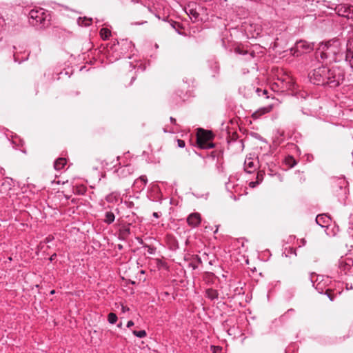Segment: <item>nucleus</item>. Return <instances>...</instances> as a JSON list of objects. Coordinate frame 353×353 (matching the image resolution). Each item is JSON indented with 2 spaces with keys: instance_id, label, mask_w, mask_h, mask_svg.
I'll return each mask as SVG.
<instances>
[{
  "instance_id": "obj_1",
  "label": "nucleus",
  "mask_w": 353,
  "mask_h": 353,
  "mask_svg": "<svg viewBox=\"0 0 353 353\" xmlns=\"http://www.w3.org/2000/svg\"><path fill=\"white\" fill-rule=\"evenodd\" d=\"M133 47L134 44L128 39L120 41L115 39L107 43L103 48L102 52L109 63H114L123 57L130 59V56L127 54Z\"/></svg>"
},
{
  "instance_id": "obj_2",
  "label": "nucleus",
  "mask_w": 353,
  "mask_h": 353,
  "mask_svg": "<svg viewBox=\"0 0 353 353\" xmlns=\"http://www.w3.org/2000/svg\"><path fill=\"white\" fill-rule=\"evenodd\" d=\"M316 59L319 61V58L323 62L331 63L339 62L345 59V52H341L339 49V42L334 41L332 43L322 44L316 52Z\"/></svg>"
},
{
  "instance_id": "obj_3",
  "label": "nucleus",
  "mask_w": 353,
  "mask_h": 353,
  "mask_svg": "<svg viewBox=\"0 0 353 353\" xmlns=\"http://www.w3.org/2000/svg\"><path fill=\"white\" fill-rule=\"evenodd\" d=\"M332 73L331 70L325 65L314 69L309 73L308 77L310 81L316 85H328V88H333L339 85V81L336 80L334 77H331Z\"/></svg>"
},
{
  "instance_id": "obj_4",
  "label": "nucleus",
  "mask_w": 353,
  "mask_h": 353,
  "mask_svg": "<svg viewBox=\"0 0 353 353\" xmlns=\"http://www.w3.org/2000/svg\"><path fill=\"white\" fill-rule=\"evenodd\" d=\"M50 19L49 11L42 8H34L28 13L29 23L33 26L48 27L50 25Z\"/></svg>"
},
{
  "instance_id": "obj_5",
  "label": "nucleus",
  "mask_w": 353,
  "mask_h": 353,
  "mask_svg": "<svg viewBox=\"0 0 353 353\" xmlns=\"http://www.w3.org/2000/svg\"><path fill=\"white\" fill-rule=\"evenodd\" d=\"M347 183L343 178L335 179L332 182V192L341 202L344 201L347 198Z\"/></svg>"
},
{
  "instance_id": "obj_6",
  "label": "nucleus",
  "mask_w": 353,
  "mask_h": 353,
  "mask_svg": "<svg viewBox=\"0 0 353 353\" xmlns=\"http://www.w3.org/2000/svg\"><path fill=\"white\" fill-rule=\"evenodd\" d=\"M214 134L211 131L201 129L197 134L196 143L202 149H210L214 147L211 142Z\"/></svg>"
},
{
  "instance_id": "obj_7",
  "label": "nucleus",
  "mask_w": 353,
  "mask_h": 353,
  "mask_svg": "<svg viewBox=\"0 0 353 353\" xmlns=\"http://www.w3.org/2000/svg\"><path fill=\"white\" fill-rule=\"evenodd\" d=\"M313 50V45L305 41H296L294 48L291 49L294 56L299 57L302 54L307 53Z\"/></svg>"
},
{
  "instance_id": "obj_8",
  "label": "nucleus",
  "mask_w": 353,
  "mask_h": 353,
  "mask_svg": "<svg viewBox=\"0 0 353 353\" xmlns=\"http://www.w3.org/2000/svg\"><path fill=\"white\" fill-rule=\"evenodd\" d=\"M201 222V216L199 212H192L187 217L188 225L192 228L198 227Z\"/></svg>"
},
{
  "instance_id": "obj_9",
  "label": "nucleus",
  "mask_w": 353,
  "mask_h": 353,
  "mask_svg": "<svg viewBox=\"0 0 353 353\" xmlns=\"http://www.w3.org/2000/svg\"><path fill=\"white\" fill-rule=\"evenodd\" d=\"M345 61L353 70V41H350L347 44V48L345 54Z\"/></svg>"
},
{
  "instance_id": "obj_10",
  "label": "nucleus",
  "mask_w": 353,
  "mask_h": 353,
  "mask_svg": "<svg viewBox=\"0 0 353 353\" xmlns=\"http://www.w3.org/2000/svg\"><path fill=\"white\" fill-rule=\"evenodd\" d=\"M275 105H276V103H272L265 107L259 108V110H257L256 112H254L252 114V117L254 119H259L262 115L270 112L272 110L273 106Z\"/></svg>"
},
{
  "instance_id": "obj_11",
  "label": "nucleus",
  "mask_w": 353,
  "mask_h": 353,
  "mask_svg": "<svg viewBox=\"0 0 353 353\" xmlns=\"http://www.w3.org/2000/svg\"><path fill=\"white\" fill-rule=\"evenodd\" d=\"M256 169V164L252 158H246L244 162V170L248 173H252Z\"/></svg>"
},
{
  "instance_id": "obj_12",
  "label": "nucleus",
  "mask_w": 353,
  "mask_h": 353,
  "mask_svg": "<svg viewBox=\"0 0 353 353\" xmlns=\"http://www.w3.org/2000/svg\"><path fill=\"white\" fill-rule=\"evenodd\" d=\"M316 222L318 225L321 226L322 228L327 226L331 222V219L329 216L323 214H319L316 217Z\"/></svg>"
},
{
  "instance_id": "obj_13",
  "label": "nucleus",
  "mask_w": 353,
  "mask_h": 353,
  "mask_svg": "<svg viewBox=\"0 0 353 353\" xmlns=\"http://www.w3.org/2000/svg\"><path fill=\"white\" fill-rule=\"evenodd\" d=\"M350 8V6L340 4L335 8V10L338 15L347 18Z\"/></svg>"
},
{
  "instance_id": "obj_14",
  "label": "nucleus",
  "mask_w": 353,
  "mask_h": 353,
  "mask_svg": "<svg viewBox=\"0 0 353 353\" xmlns=\"http://www.w3.org/2000/svg\"><path fill=\"white\" fill-rule=\"evenodd\" d=\"M208 65L212 72V77H215L216 74H219L220 68L219 65L214 59H209L208 61Z\"/></svg>"
},
{
  "instance_id": "obj_15",
  "label": "nucleus",
  "mask_w": 353,
  "mask_h": 353,
  "mask_svg": "<svg viewBox=\"0 0 353 353\" xmlns=\"http://www.w3.org/2000/svg\"><path fill=\"white\" fill-rule=\"evenodd\" d=\"M195 6L194 4H188L187 7L185 8V11L186 14L190 17L191 19L197 20L199 14V12L193 8V6Z\"/></svg>"
},
{
  "instance_id": "obj_16",
  "label": "nucleus",
  "mask_w": 353,
  "mask_h": 353,
  "mask_svg": "<svg viewBox=\"0 0 353 353\" xmlns=\"http://www.w3.org/2000/svg\"><path fill=\"white\" fill-rule=\"evenodd\" d=\"M148 183V179L145 175L141 176L139 179H136L134 183V186L140 190L145 188V185Z\"/></svg>"
},
{
  "instance_id": "obj_17",
  "label": "nucleus",
  "mask_w": 353,
  "mask_h": 353,
  "mask_svg": "<svg viewBox=\"0 0 353 353\" xmlns=\"http://www.w3.org/2000/svg\"><path fill=\"white\" fill-rule=\"evenodd\" d=\"M205 296L211 301H214L218 299L219 293L217 290L214 289L208 288L205 290Z\"/></svg>"
},
{
  "instance_id": "obj_18",
  "label": "nucleus",
  "mask_w": 353,
  "mask_h": 353,
  "mask_svg": "<svg viewBox=\"0 0 353 353\" xmlns=\"http://www.w3.org/2000/svg\"><path fill=\"white\" fill-rule=\"evenodd\" d=\"M92 21V18L88 17H79L77 19V23L81 27H88L91 25Z\"/></svg>"
},
{
  "instance_id": "obj_19",
  "label": "nucleus",
  "mask_w": 353,
  "mask_h": 353,
  "mask_svg": "<svg viewBox=\"0 0 353 353\" xmlns=\"http://www.w3.org/2000/svg\"><path fill=\"white\" fill-rule=\"evenodd\" d=\"M256 92L258 96H259V97L263 96L267 99H268V98L271 97V96H272V94H270V95L268 90H256ZM272 99H273L274 101V103H276V105L278 103V100L275 99L274 97H272Z\"/></svg>"
},
{
  "instance_id": "obj_20",
  "label": "nucleus",
  "mask_w": 353,
  "mask_h": 353,
  "mask_svg": "<svg viewBox=\"0 0 353 353\" xmlns=\"http://www.w3.org/2000/svg\"><path fill=\"white\" fill-rule=\"evenodd\" d=\"M66 159L65 158H59L57 159L54 163V169L57 170H60L64 168L66 164Z\"/></svg>"
},
{
  "instance_id": "obj_21",
  "label": "nucleus",
  "mask_w": 353,
  "mask_h": 353,
  "mask_svg": "<svg viewBox=\"0 0 353 353\" xmlns=\"http://www.w3.org/2000/svg\"><path fill=\"white\" fill-rule=\"evenodd\" d=\"M115 219V216L112 212H106L105 213V218L103 221L107 224H111L114 222Z\"/></svg>"
},
{
  "instance_id": "obj_22",
  "label": "nucleus",
  "mask_w": 353,
  "mask_h": 353,
  "mask_svg": "<svg viewBox=\"0 0 353 353\" xmlns=\"http://www.w3.org/2000/svg\"><path fill=\"white\" fill-rule=\"evenodd\" d=\"M100 36L102 39L107 40L111 36V31L106 28H103L100 30Z\"/></svg>"
},
{
  "instance_id": "obj_23",
  "label": "nucleus",
  "mask_w": 353,
  "mask_h": 353,
  "mask_svg": "<svg viewBox=\"0 0 353 353\" xmlns=\"http://www.w3.org/2000/svg\"><path fill=\"white\" fill-rule=\"evenodd\" d=\"M130 234V229L129 225L123 226L119 230V234L124 239L128 236Z\"/></svg>"
},
{
  "instance_id": "obj_24",
  "label": "nucleus",
  "mask_w": 353,
  "mask_h": 353,
  "mask_svg": "<svg viewBox=\"0 0 353 353\" xmlns=\"http://www.w3.org/2000/svg\"><path fill=\"white\" fill-rule=\"evenodd\" d=\"M298 99H305L308 96L307 92L305 90H299L294 94Z\"/></svg>"
},
{
  "instance_id": "obj_25",
  "label": "nucleus",
  "mask_w": 353,
  "mask_h": 353,
  "mask_svg": "<svg viewBox=\"0 0 353 353\" xmlns=\"http://www.w3.org/2000/svg\"><path fill=\"white\" fill-rule=\"evenodd\" d=\"M118 194L112 192L105 196V200L108 203H114L117 201Z\"/></svg>"
},
{
  "instance_id": "obj_26",
  "label": "nucleus",
  "mask_w": 353,
  "mask_h": 353,
  "mask_svg": "<svg viewBox=\"0 0 353 353\" xmlns=\"http://www.w3.org/2000/svg\"><path fill=\"white\" fill-rule=\"evenodd\" d=\"M183 81L187 84V86L188 87H195L196 85H195V81L194 79L192 78H188V77H185L183 79Z\"/></svg>"
},
{
  "instance_id": "obj_27",
  "label": "nucleus",
  "mask_w": 353,
  "mask_h": 353,
  "mask_svg": "<svg viewBox=\"0 0 353 353\" xmlns=\"http://www.w3.org/2000/svg\"><path fill=\"white\" fill-rule=\"evenodd\" d=\"M117 319V316L114 313L111 312L108 315V321L110 324L115 323Z\"/></svg>"
},
{
  "instance_id": "obj_28",
  "label": "nucleus",
  "mask_w": 353,
  "mask_h": 353,
  "mask_svg": "<svg viewBox=\"0 0 353 353\" xmlns=\"http://www.w3.org/2000/svg\"><path fill=\"white\" fill-rule=\"evenodd\" d=\"M132 333L134 336L139 338H143L146 336V332L145 330H133Z\"/></svg>"
},
{
  "instance_id": "obj_29",
  "label": "nucleus",
  "mask_w": 353,
  "mask_h": 353,
  "mask_svg": "<svg viewBox=\"0 0 353 353\" xmlns=\"http://www.w3.org/2000/svg\"><path fill=\"white\" fill-rule=\"evenodd\" d=\"M264 172L263 171H259L256 175V181H259V183L263 180Z\"/></svg>"
},
{
  "instance_id": "obj_30",
  "label": "nucleus",
  "mask_w": 353,
  "mask_h": 353,
  "mask_svg": "<svg viewBox=\"0 0 353 353\" xmlns=\"http://www.w3.org/2000/svg\"><path fill=\"white\" fill-rule=\"evenodd\" d=\"M286 163L290 165V166L292 168L296 164V161L292 157H289L286 159Z\"/></svg>"
},
{
  "instance_id": "obj_31",
  "label": "nucleus",
  "mask_w": 353,
  "mask_h": 353,
  "mask_svg": "<svg viewBox=\"0 0 353 353\" xmlns=\"http://www.w3.org/2000/svg\"><path fill=\"white\" fill-rule=\"evenodd\" d=\"M325 294H327V296H328V298L330 299V301H334V296L332 294L331 290L330 289L326 290Z\"/></svg>"
},
{
  "instance_id": "obj_32",
  "label": "nucleus",
  "mask_w": 353,
  "mask_h": 353,
  "mask_svg": "<svg viewBox=\"0 0 353 353\" xmlns=\"http://www.w3.org/2000/svg\"><path fill=\"white\" fill-rule=\"evenodd\" d=\"M177 144H178V146L181 148H183L185 146V141L181 139H177Z\"/></svg>"
},
{
  "instance_id": "obj_33",
  "label": "nucleus",
  "mask_w": 353,
  "mask_h": 353,
  "mask_svg": "<svg viewBox=\"0 0 353 353\" xmlns=\"http://www.w3.org/2000/svg\"><path fill=\"white\" fill-rule=\"evenodd\" d=\"M347 19H353V6H350V11H349V14H348Z\"/></svg>"
},
{
  "instance_id": "obj_34",
  "label": "nucleus",
  "mask_w": 353,
  "mask_h": 353,
  "mask_svg": "<svg viewBox=\"0 0 353 353\" xmlns=\"http://www.w3.org/2000/svg\"><path fill=\"white\" fill-rule=\"evenodd\" d=\"M259 184V181H251L249 185L251 188H255Z\"/></svg>"
},
{
  "instance_id": "obj_35",
  "label": "nucleus",
  "mask_w": 353,
  "mask_h": 353,
  "mask_svg": "<svg viewBox=\"0 0 353 353\" xmlns=\"http://www.w3.org/2000/svg\"><path fill=\"white\" fill-rule=\"evenodd\" d=\"M53 239H54V237L51 235H49L48 236H47L46 238L45 241L46 243H49V242L52 241Z\"/></svg>"
},
{
  "instance_id": "obj_36",
  "label": "nucleus",
  "mask_w": 353,
  "mask_h": 353,
  "mask_svg": "<svg viewBox=\"0 0 353 353\" xmlns=\"http://www.w3.org/2000/svg\"><path fill=\"white\" fill-rule=\"evenodd\" d=\"M170 121H171V123H172V124H174V125H177V124H176V119H175L174 118H173L172 117H171L170 118Z\"/></svg>"
},
{
  "instance_id": "obj_37",
  "label": "nucleus",
  "mask_w": 353,
  "mask_h": 353,
  "mask_svg": "<svg viewBox=\"0 0 353 353\" xmlns=\"http://www.w3.org/2000/svg\"><path fill=\"white\" fill-rule=\"evenodd\" d=\"M301 245L299 246H304L306 243V241L304 239L300 240Z\"/></svg>"
},
{
  "instance_id": "obj_38",
  "label": "nucleus",
  "mask_w": 353,
  "mask_h": 353,
  "mask_svg": "<svg viewBox=\"0 0 353 353\" xmlns=\"http://www.w3.org/2000/svg\"><path fill=\"white\" fill-rule=\"evenodd\" d=\"M132 325H134V322L132 321H129L127 323V327H130Z\"/></svg>"
},
{
  "instance_id": "obj_39",
  "label": "nucleus",
  "mask_w": 353,
  "mask_h": 353,
  "mask_svg": "<svg viewBox=\"0 0 353 353\" xmlns=\"http://www.w3.org/2000/svg\"><path fill=\"white\" fill-rule=\"evenodd\" d=\"M147 23V21H141V22H136V23H134L133 24H134V25H143V24H144V23Z\"/></svg>"
},
{
  "instance_id": "obj_40",
  "label": "nucleus",
  "mask_w": 353,
  "mask_h": 353,
  "mask_svg": "<svg viewBox=\"0 0 353 353\" xmlns=\"http://www.w3.org/2000/svg\"><path fill=\"white\" fill-rule=\"evenodd\" d=\"M152 215L155 218H159V214L158 212H153Z\"/></svg>"
},
{
  "instance_id": "obj_41",
  "label": "nucleus",
  "mask_w": 353,
  "mask_h": 353,
  "mask_svg": "<svg viewBox=\"0 0 353 353\" xmlns=\"http://www.w3.org/2000/svg\"><path fill=\"white\" fill-rule=\"evenodd\" d=\"M175 25H177L179 26V23L175 22V21H173L172 23V26L174 28H176L175 27Z\"/></svg>"
},
{
  "instance_id": "obj_42",
  "label": "nucleus",
  "mask_w": 353,
  "mask_h": 353,
  "mask_svg": "<svg viewBox=\"0 0 353 353\" xmlns=\"http://www.w3.org/2000/svg\"><path fill=\"white\" fill-rule=\"evenodd\" d=\"M129 63H130V66L132 68H135V65H134L132 63L130 62Z\"/></svg>"
},
{
  "instance_id": "obj_43",
  "label": "nucleus",
  "mask_w": 353,
  "mask_h": 353,
  "mask_svg": "<svg viewBox=\"0 0 353 353\" xmlns=\"http://www.w3.org/2000/svg\"><path fill=\"white\" fill-rule=\"evenodd\" d=\"M132 1L134 3H141V1L140 0H132Z\"/></svg>"
},
{
  "instance_id": "obj_44",
  "label": "nucleus",
  "mask_w": 353,
  "mask_h": 353,
  "mask_svg": "<svg viewBox=\"0 0 353 353\" xmlns=\"http://www.w3.org/2000/svg\"><path fill=\"white\" fill-rule=\"evenodd\" d=\"M319 285V283H318V284H317V285H316L315 288H316V290H319V292L320 293H322L323 292H322V291H320V290H319V287H318V285Z\"/></svg>"
},
{
  "instance_id": "obj_45",
  "label": "nucleus",
  "mask_w": 353,
  "mask_h": 353,
  "mask_svg": "<svg viewBox=\"0 0 353 353\" xmlns=\"http://www.w3.org/2000/svg\"><path fill=\"white\" fill-rule=\"evenodd\" d=\"M164 132H168V130H167L165 128L163 129ZM169 132H173V130H169Z\"/></svg>"
},
{
  "instance_id": "obj_46",
  "label": "nucleus",
  "mask_w": 353,
  "mask_h": 353,
  "mask_svg": "<svg viewBox=\"0 0 353 353\" xmlns=\"http://www.w3.org/2000/svg\"><path fill=\"white\" fill-rule=\"evenodd\" d=\"M135 79H136V77H134V76H133V77H131V82H132L133 81H134V80H135Z\"/></svg>"
},
{
  "instance_id": "obj_47",
  "label": "nucleus",
  "mask_w": 353,
  "mask_h": 353,
  "mask_svg": "<svg viewBox=\"0 0 353 353\" xmlns=\"http://www.w3.org/2000/svg\"><path fill=\"white\" fill-rule=\"evenodd\" d=\"M154 47L156 49H157L159 48V45L157 43H155Z\"/></svg>"
},
{
  "instance_id": "obj_48",
  "label": "nucleus",
  "mask_w": 353,
  "mask_h": 353,
  "mask_svg": "<svg viewBox=\"0 0 353 353\" xmlns=\"http://www.w3.org/2000/svg\"><path fill=\"white\" fill-rule=\"evenodd\" d=\"M208 275L209 276H214V274H209V273H208Z\"/></svg>"
},
{
  "instance_id": "obj_49",
  "label": "nucleus",
  "mask_w": 353,
  "mask_h": 353,
  "mask_svg": "<svg viewBox=\"0 0 353 353\" xmlns=\"http://www.w3.org/2000/svg\"><path fill=\"white\" fill-rule=\"evenodd\" d=\"M122 310L124 312L125 310V307L124 306H122Z\"/></svg>"
},
{
  "instance_id": "obj_50",
  "label": "nucleus",
  "mask_w": 353,
  "mask_h": 353,
  "mask_svg": "<svg viewBox=\"0 0 353 353\" xmlns=\"http://www.w3.org/2000/svg\"><path fill=\"white\" fill-rule=\"evenodd\" d=\"M253 54H254V52L252 51V52H250V55H251L252 57H253Z\"/></svg>"
},
{
  "instance_id": "obj_51",
  "label": "nucleus",
  "mask_w": 353,
  "mask_h": 353,
  "mask_svg": "<svg viewBox=\"0 0 353 353\" xmlns=\"http://www.w3.org/2000/svg\"><path fill=\"white\" fill-rule=\"evenodd\" d=\"M349 288L352 289V286H348V288L347 287V290H349Z\"/></svg>"
},
{
  "instance_id": "obj_52",
  "label": "nucleus",
  "mask_w": 353,
  "mask_h": 353,
  "mask_svg": "<svg viewBox=\"0 0 353 353\" xmlns=\"http://www.w3.org/2000/svg\"><path fill=\"white\" fill-rule=\"evenodd\" d=\"M349 288L352 289V286H348V288L347 287V290H349Z\"/></svg>"
},
{
  "instance_id": "obj_53",
  "label": "nucleus",
  "mask_w": 353,
  "mask_h": 353,
  "mask_svg": "<svg viewBox=\"0 0 353 353\" xmlns=\"http://www.w3.org/2000/svg\"><path fill=\"white\" fill-rule=\"evenodd\" d=\"M349 288L352 289V286H348V288L347 287V290H349Z\"/></svg>"
},
{
  "instance_id": "obj_54",
  "label": "nucleus",
  "mask_w": 353,
  "mask_h": 353,
  "mask_svg": "<svg viewBox=\"0 0 353 353\" xmlns=\"http://www.w3.org/2000/svg\"><path fill=\"white\" fill-rule=\"evenodd\" d=\"M79 194H83V192H82V190H80V192H79Z\"/></svg>"
},
{
  "instance_id": "obj_55",
  "label": "nucleus",
  "mask_w": 353,
  "mask_h": 353,
  "mask_svg": "<svg viewBox=\"0 0 353 353\" xmlns=\"http://www.w3.org/2000/svg\"><path fill=\"white\" fill-rule=\"evenodd\" d=\"M79 194H83V192H82V190H80V192H79Z\"/></svg>"
},
{
  "instance_id": "obj_56",
  "label": "nucleus",
  "mask_w": 353,
  "mask_h": 353,
  "mask_svg": "<svg viewBox=\"0 0 353 353\" xmlns=\"http://www.w3.org/2000/svg\"><path fill=\"white\" fill-rule=\"evenodd\" d=\"M79 194H83V192H82V190H80V192H79Z\"/></svg>"
},
{
  "instance_id": "obj_57",
  "label": "nucleus",
  "mask_w": 353,
  "mask_h": 353,
  "mask_svg": "<svg viewBox=\"0 0 353 353\" xmlns=\"http://www.w3.org/2000/svg\"><path fill=\"white\" fill-rule=\"evenodd\" d=\"M217 232H218V227L216 228V230L214 232L216 233Z\"/></svg>"
},
{
  "instance_id": "obj_58",
  "label": "nucleus",
  "mask_w": 353,
  "mask_h": 353,
  "mask_svg": "<svg viewBox=\"0 0 353 353\" xmlns=\"http://www.w3.org/2000/svg\"><path fill=\"white\" fill-rule=\"evenodd\" d=\"M121 325H122V324H121V323H119V324L118 325V327H121Z\"/></svg>"
},
{
  "instance_id": "obj_59",
  "label": "nucleus",
  "mask_w": 353,
  "mask_h": 353,
  "mask_svg": "<svg viewBox=\"0 0 353 353\" xmlns=\"http://www.w3.org/2000/svg\"><path fill=\"white\" fill-rule=\"evenodd\" d=\"M59 74V75H63V72H61Z\"/></svg>"
},
{
  "instance_id": "obj_60",
  "label": "nucleus",
  "mask_w": 353,
  "mask_h": 353,
  "mask_svg": "<svg viewBox=\"0 0 353 353\" xmlns=\"http://www.w3.org/2000/svg\"><path fill=\"white\" fill-rule=\"evenodd\" d=\"M240 54H245V53L243 52H239Z\"/></svg>"
},
{
  "instance_id": "obj_61",
  "label": "nucleus",
  "mask_w": 353,
  "mask_h": 353,
  "mask_svg": "<svg viewBox=\"0 0 353 353\" xmlns=\"http://www.w3.org/2000/svg\"><path fill=\"white\" fill-rule=\"evenodd\" d=\"M198 260H199V263H201V259H200V258H199V259H198Z\"/></svg>"
},
{
  "instance_id": "obj_62",
  "label": "nucleus",
  "mask_w": 353,
  "mask_h": 353,
  "mask_svg": "<svg viewBox=\"0 0 353 353\" xmlns=\"http://www.w3.org/2000/svg\"><path fill=\"white\" fill-rule=\"evenodd\" d=\"M8 260H9V261H12V257H9V258H8Z\"/></svg>"
},
{
  "instance_id": "obj_63",
  "label": "nucleus",
  "mask_w": 353,
  "mask_h": 353,
  "mask_svg": "<svg viewBox=\"0 0 353 353\" xmlns=\"http://www.w3.org/2000/svg\"><path fill=\"white\" fill-rule=\"evenodd\" d=\"M67 74H68V72H64V74H65V75H67Z\"/></svg>"
}]
</instances>
